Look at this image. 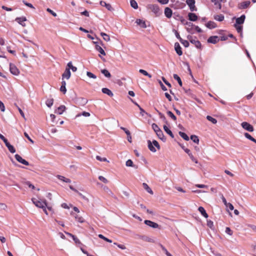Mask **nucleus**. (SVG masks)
<instances>
[{"label":"nucleus","instance_id":"nucleus-1","mask_svg":"<svg viewBox=\"0 0 256 256\" xmlns=\"http://www.w3.org/2000/svg\"><path fill=\"white\" fill-rule=\"evenodd\" d=\"M148 148L149 150L152 152H154L156 151V149L154 146H156L158 150L160 149V146L159 144L158 143V142L156 140H154L152 141V142H151L150 140H148Z\"/></svg>","mask_w":256,"mask_h":256},{"label":"nucleus","instance_id":"nucleus-2","mask_svg":"<svg viewBox=\"0 0 256 256\" xmlns=\"http://www.w3.org/2000/svg\"><path fill=\"white\" fill-rule=\"evenodd\" d=\"M32 200L34 205L40 208H44L45 206H47L46 202L45 200H38L36 198H32Z\"/></svg>","mask_w":256,"mask_h":256},{"label":"nucleus","instance_id":"nucleus-3","mask_svg":"<svg viewBox=\"0 0 256 256\" xmlns=\"http://www.w3.org/2000/svg\"><path fill=\"white\" fill-rule=\"evenodd\" d=\"M148 8L153 12L156 16H159L160 14V10L158 6L156 4H149L147 6Z\"/></svg>","mask_w":256,"mask_h":256},{"label":"nucleus","instance_id":"nucleus-4","mask_svg":"<svg viewBox=\"0 0 256 256\" xmlns=\"http://www.w3.org/2000/svg\"><path fill=\"white\" fill-rule=\"evenodd\" d=\"M188 39L190 42L194 44L197 48H200L201 44L199 40H198L196 38L193 37L192 36H188Z\"/></svg>","mask_w":256,"mask_h":256},{"label":"nucleus","instance_id":"nucleus-5","mask_svg":"<svg viewBox=\"0 0 256 256\" xmlns=\"http://www.w3.org/2000/svg\"><path fill=\"white\" fill-rule=\"evenodd\" d=\"M241 126L244 129L250 132H252L254 130L253 126L247 122H242L241 124Z\"/></svg>","mask_w":256,"mask_h":256},{"label":"nucleus","instance_id":"nucleus-6","mask_svg":"<svg viewBox=\"0 0 256 256\" xmlns=\"http://www.w3.org/2000/svg\"><path fill=\"white\" fill-rule=\"evenodd\" d=\"M10 70L12 74L15 76H18L20 74L19 70L14 64L11 63L10 64Z\"/></svg>","mask_w":256,"mask_h":256},{"label":"nucleus","instance_id":"nucleus-7","mask_svg":"<svg viewBox=\"0 0 256 256\" xmlns=\"http://www.w3.org/2000/svg\"><path fill=\"white\" fill-rule=\"evenodd\" d=\"M144 223L147 226L154 228H160V226L157 223L153 222L150 220H145L144 221Z\"/></svg>","mask_w":256,"mask_h":256},{"label":"nucleus","instance_id":"nucleus-8","mask_svg":"<svg viewBox=\"0 0 256 256\" xmlns=\"http://www.w3.org/2000/svg\"><path fill=\"white\" fill-rule=\"evenodd\" d=\"M186 2L189 6L190 10L192 12L196 10L195 6V0H186Z\"/></svg>","mask_w":256,"mask_h":256},{"label":"nucleus","instance_id":"nucleus-9","mask_svg":"<svg viewBox=\"0 0 256 256\" xmlns=\"http://www.w3.org/2000/svg\"><path fill=\"white\" fill-rule=\"evenodd\" d=\"M14 157L17 161H18L19 162L26 165V166H28L29 163L28 161L26 160L23 159L19 154H16L14 156Z\"/></svg>","mask_w":256,"mask_h":256},{"label":"nucleus","instance_id":"nucleus-10","mask_svg":"<svg viewBox=\"0 0 256 256\" xmlns=\"http://www.w3.org/2000/svg\"><path fill=\"white\" fill-rule=\"evenodd\" d=\"M26 18L24 16L16 18V21L24 27L26 26L24 22L26 21Z\"/></svg>","mask_w":256,"mask_h":256},{"label":"nucleus","instance_id":"nucleus-11","mask_svg":"<svg viewBox=\"0 0 256 256\" xmlns=\"http://www.w3.org/2000/svg\"><path fill=\"white\" fill-rule=\"evenodd\" d=\"M250 4V1H246V2H242L238 4V8L240 9L246 8L249 6Z\"/></svg>","mask_w":256,"mask_h":256},{"label":"nucleus","instance_id":"nucleus-12","mask_svg":"<svg viewBox=\"0 0 256 256\" xmlns=\"http://www.w3.org/2000/svg\"><path fill=\"white\" fill-rule=\"evenodd\" d=\"M71 76L70 70L69 68H66L64 74H62V79L66 78L68 80Z\"/></svg>","mask_w":256,"mask_h":256},{"label":"nucleus","instance_id":"nucleus-13","mask_svg":"<svg viewBox=\"0 0 256 256\" xmlns=\"http://www.w3.org/2000/svg\"><path fill=\"white\" fill-rule=\"evenodd\" d=\"M174 49L178 56H181L182 54V52L181 50V47L178 42H176L174 44Z\"/></svg>","mask_w":256,"mask_h":256},{"label":"nucleus","instance_id":"nucleus-14","mask_svg":"<svg viewBox=\"0 0 256 256\" xmlns=\"http://www.w3.org/2000/svg\"><path fill=\"white\" fill-rule=\"evenodd\" d=\"M66 109V108L64 105H61L55 110V113L62 114L65 111Z\"/></svg>","mask_w":256,"mask_h":256},{"label":"nucleus","instance_id":"nucleus-15","mask_svg":"<svg viewBox=\"0 0 256 256\" xmlns=\"http://www.w3.org/2000/svg\"><path fill=\"white\" fill-rule=\"evenodd\" d=\"M218 40L219 39L218 36H212L208 38V42L215 44L218 41Z\"/></svg>","mask_w":256,"mask_h":256},{"label":"nucleus","instance_id":"nucleus-16","mask_svg":"<svg viewBox=\"0 0 256 256\" xmlns=\"http://www.w3.org/2000/svg\"><path fill=\"white\" fill-rule=\"evenodd\" d=\"M172 10L166 7L164 9V14L168 18H170L172 16Z\"/></svg>","mask_w":256,"mask_h":256},{"label":"nucleus","instance_id":"nucleus-17","mask_svg":"<svg viewBox=\"0 0 256 256\" xmlns=\"http://www.w3.org/2000/svg\"><path fill=\"white\" fill-rule=\"evenodd\" d=\"M100 4L102 6L106 7V8L110 11H112L113 10L112 6L110 4L106 3L104 1H100Z\"/></svg>","mask_w":256,"mask_h":256},{"label":"nucleus","instance_id":"nucleus-18","mask_svg":"<svg viewBox=\"0 0 256 256\" xmlns=\"http://www.w3.org/2000/svg\"><path fill=\"white\" fill-rule=\"evenodd\" d=\"M94 43L96 45V49L97 51H98L100 54H102L104 55V56H105L106 55V52H105L104 51V50L101 48V46H100L98 44V42H94Z\"/></svg>","mask_w":256,"mask_h":256},{"label":"nucleus","instance_id":"nucleus-19","mask_svg":"<svg viewBox=\"0 0 256 256\" xmlns=\"http://www.w3.org/2000/svg\"><path fill=\"white\" fill-rule=\"evenodd\" d=\"M246 16L244 14L242 15L240 18H238L236 19V23L235 24H237L238 25L242 24L245 20Z\"/></svg>","mask_w":256,"mask_h":256},{"label":"nucleus","instance_id":"nucleus-20","mask_svg":"<svg viewBox=\"0 0 256 256\" xmlns=\"http://www.w3.org/2000/svg\"><path fill=\"white\" fill-rule=\"evenodd\" d=\"M206 26L210 29H212L216 28L217 26L214 22L209 21L206 24Z\"/></svg>","mask_w":256,"mask_h":256},{"label":"nucleus","instance_id":"nucleus-21","mask_svg":"<svg viewBox=\"0 0 256 256\" xmlns=\"http://www.w3.org/2000/svg\"><path fill=\"white\" fill-rule=\"evenodd\" d=\"M185 152L188 154V156H190V159L192 160V161H193L196 164L198 163V160L196 158H194V156H193L192 153L190 152V150H185Z\"/></svg>","mask_w":256,"mask_h":256},{"label":"nucleus","instance_id":"nucleus-22","mask_svg":"<svg viewBox=\"0 0 256 256\" xmlns=\"http://www.w3.org/2000/svg\"><path fill=\"white\" fill-rule=\"evenodd\" d=\"M188 17L190 21L195 22L198 20V16L194 13H189Z\"/></svg>","mask_w":256,"mask_h":256},{"label":"nucleus","instance_id":"nucleus-23","mask_svg":"<svg viewBox=\"0 0 256 256\" xmlns=\"http://www.w3.org/2000/svg\"><path fill=\"white\" fill-rule=\"evenodd\" d=\"M140 238L142 240H144L145 242H152V243L155 242L154 240L152 238H150V237L146 236H142Z\"/></svg>","mask_w":256,"mask_h":256},{"label":"nucleus","instance_id":"nucleus-24","mask_svg":"<svg viewBox=\"0 0 256 256\" xmlns=\"http://www.w3.org/2000/svg\"><path fill=\"white\" fill-rule=\"evenodd\" d=\"M102 91L104 94H106L107 95L110 97L114 96V94L108 88H102Z\"/></svg>","mask_w":256,"mask_h":256},{"label":"nucleus","instance_id":"nucleus-25","mask_svg":"<svg viewBox=\"0 0 256 256\" xmlns=\"http://www.w3.org/2000/svg\"><path fill=\"white\" fill-rule=\"evenodd\" d=\"M198 210L202 216H204L206 218H208V216L203 207L200 206L198 208Z\"/></svg>","mask_w":256,"mask_h":256},{"label":"nucleus","instance_id":"nucleus-26","mask_svg":"<svg viewBox=\"0 0 256 256\" xmlns=\"http://www.w3.org/2000/svg\"><path fill=\"white\" fill-rule=\"evenodd\" d=\"M136 23L142 28H146V24L145 22L140 19L136 20Z\"/></svg>","mask_w":256,"mask_h":256},{"label":"nucleus","instance_id":"nucleus-27","mask_svg":"<svg viewBox=\"0 0 256 256\" xmlns=\"http://www.w3.org/2000/svg\"><path fill=\"white\" fill-rule=\"evenodd\" d=\"M156 133L160 139L162 140L163 141L166 140V138L164 137V134L161 130H158V132H156Z\"/></svg>","mask_w":256,"mask_h":256},{"label":"nucleus","instance_id":"nucleus-28","mask_svg":"<svg viewBox=\"0 0 256 256\" xmlns=\"http://www.w3.org/2000/svg\"><path fill=\"white\" fill-rule=\"evenodd\" d=\"M57 178L60 180H62L66 183H70L71 180L70 178H66L64 176L58 175Z\"/></svg>","mask_w":256,"mask_h":256},{"label":"nucleus","instance_id":"nucleus-29","mask_svg":"<svg viewBox=\"0 0 256 256\" xmlns=\"http://www.w3.org/2000/svg\"><path fill=\"white\" fill-rule=\"evenodd\" d=\"M66 81L63 80L62 82V86L60 88V90L64 94H66Z\"/></svg>","mask_w":256,"mask_h":256},{"label":"nucleus","instance_id":"nucleus-30","mask_svg":"<svg viewBox=\"0 0 256 256\" xmlns=\"http://www.w3.org/2000/svg\"><path fill=\"white\" fill-rule=\"evenodd\" d=\"M143 188L146 190L148 192L151 194H153V192L152 190L149 187V186L146 183L142 184Z\"/></svg>","mask_w":256,"mask_h":256},{"label":"nucleus","instance_id":"nucleus-31","mask_svg":"<svg viewBox=\"0 0 256 256\" xmlns=\"http://www.w3.org/2000/svg\"><path fill=\"white\" fill-rule=\"evenodd\" d=\"M164 131L168 134L172 138H174V136L172 134V131L168 128L166 126H164Z\"/></svg>","mask_w":256,"mask_h":256},{"label":"nucleus","instance_id":"nucleus-32","mask_svg":"<svg viewBox=\"0 0 256 256\" xmlns=\"http://www.w3.org/2000/svg\"><path fill=\"white\" fill-rule=\"evenodd\" d=\"M101 36L102 37L103 39L106 41V42H109L110 41V36L107 34H106L102 32L100 33Z\"/></svg>","mask_w":256,"mask_h":256},{"label":"nucleus","instance_id":"nucleus-33","mask_svg":"<svg viewBox=\"0 0 256 256\" xmlns=\"http://www.w3.org/2000/svg\"><path fill=\"white\" fill-rule=\"evenodd\" d=\"M224 16L222 14L216 15L214 16V19L219 22H222L224 20Z\"/></svg>","mask_w":256,"mask_h":256},{"label":"nucleus","instance_id":"nucleus-34","mask_svg":"<svg viewBox=\"0 0 256 256\" xmlns=\"http://www.w3.org/2000/svg\"><path fill=\"white\" fill-rule=\"evenodd\" d=\"M101 72L106 78H110L111 77L110 72L107 70H102Z\"/></svg>","mask_w":256,"mask_h":256},{"label":"nucleus","instance_id":"nucleus-35","mask_svg":"<svg viewBox=\"0 0 256 256\" xmlns=\"http://www.w3.org/2000/svg\"><path fill=\"white\" fill-rule=\"evenodd\" d=\"M130 6L134 9H137L138 8V4L135 0H130Z\"/></svg>","mask_w":256,"mask_h":256},{"label":"nucleus","instance_id":"nucleus-36","mask_svg":"<svg viewBox=\"0 0 256 256\" xmlns=\"http://www.w3.org/2000/svg\"><path fill=\"white\" fill-rule=\"evenodd\" d=\"M53 103H54V99L53 98L48 99L46 102V105L49 108H50L52 106Z\"/></svg>","mask_w":256,"mask_h":256},{"label":"nucleus","instance_id":"nucleus-37","mask_svg":"<svg viewBox=\"0 0 256 256\" xmlns=\"http://www.w3.org/2000/svg\"><path fill=\"white\" fill-rule=\"evenodd\" d=\"M178 134H179L180 136L184 140H189V137L184 132H179Z\"/></svg>","mask_w":256,"mask_h":256},{"label":"nucleus","instance_id":"nucleus-38","mask_svg":"<svg viewBox=\"0 0 256 256\" xmlns=\"http://www.w3.org/2000/svg\"><path fill=\"white\" fill-rule=\"evenodd\" d=\"M173 76H174V79L178 81L180 86H182V82L181 79L180 78V76L176 74H174Z\"/></svg>","mask_w":256,"mask_h":256},{"label":"nucleus","instance_id":"nucleus-39","mask_svg":"<svg viewBox=\"0 0 256 256\" xmlns=\"http://www.w3.org/2000/svg\"><path fill=\"white\" fill-rule=\"evenodd\" d=\"M6 146L8 148V150L11 153L14 154L16 152V149L14 146L11 145L10 144Z\"/></svg>","mask_w":256,"mask_h":256},{"label":"nucleus","instance_id":"nucleus-40","mask_svg":"<svg viewBox=\"0 0 256 256\" xmlns=\"http://www.w3.org/2000/svg\"><path fill=\"white\" fill-rule=\"evenodd\" d=\"M139 72L140 73L142 74H144V75L146 76H148L150 78H152V75L149 74L146 70H144L140 69L139 70Z\"/></svg>","mask_w":256,"mask_h":256},{"label":"nucleus","instance_id":"nucleus-41","mask_svg":"<svg viewBox=\"0 0 256 256\" xmlns=\"http://www.w3.org/2000/svg\"><path fill=\"white\" fill-rule=\"evenodd\" d=\"M214 3V5L217 6L218 8L220 10L222 8V5L220 0H211Z\"/></svg>","mask_w":256,"mask_h":256},{"label":"nucleus","instance_id":"nucleus-42","mask_svg":"<svg viewBox=\"0 0 256 256\" xmlns=\"http://www.w3.org/2000/svg\"><path fill=\"white\" fill-rule=\"evenodd\" d=\"M190 139L195 143L198 144L199 139L198 137L196 135H192L190 136Z\"/></svg>","mask_w":256,"mask_h":256},{"label":"nucleus","instance_id":"nucleus-43","mask_svg":"<svg viewBox=\"0 0 256 256\" xmlns=\"http://www.w3.org/2000/svg\"><path fill=\"white\" fill-rule=\"evenodd\" d=\"M206 119L211 122L212 124H216L217 122V120L216 119V118H213L211 116H206Z\"/></svg>","mask_w":256,"mask_h":256},{"label":"nucleus","instance_id":"nucleus-44","mask_svg":"<svg viewBox=\"0 0 256 256\" xmlns=\"http://www.w3.org/2000/svg\"><path fill=\"white\" fill-rule=\"evenodd\" d=\"M160 246L167 256H172L162 244H160Z\"/></svg>","mask_w":256,"mask_h":256},{"label":"nucleus","instance_id":"nucleus-45","mask_svg":"<svg viewBox=\"0 0 256 256\" xmlns=\"http://www.w3.org/2000/svg\"><path fill=\"white\" fill-rule=\"evenodd\" d=\"M180 42L184 45V46L186 48H187L189 46V42L186 40H184L182 38H180Z\"/></svg>","mask_w":256,"mask_h":256},{"label":"nucleus","instance_id":"nucleus-46","mask_svg":"<svg viewBox=\"0 0 256 256\" xmlns=\"http://www.w3.org/2000/svg\"><path fill=\"white\" fill-rule=\"evenodd\" d=\"M76 220L79 222L82 223L84 222V218L80 216L76 215L74 216Z\"/></svg>","mask_w":256,"mask_h":256},{"label":"nucleus","instance_id":"nucleus-47","mask_svg":"<svg viewBox=\"0 0 256 256\" xmlns=\"http://www.w3.org/2000/svg\"><path fill=\"white\" fill-rule=\"evenodd\" d=\"M168 115L170 117L174 120L176 121V116L174 115V114L170 111L167 112Z\"/></svg>","mask_w":256,"mask_h":256},{"label":"nucleus","instance_id":"nucleus-48","mask_svg":"<svg viewBox=\"0 0 256 256\" xmlns=\"http://www.w3.org/2000/svg\"><path fill=\"white\" fill-rule=\"evenodd\" d=\"M98 236L100 238H102V240H104L105 241H106V242H110V243L112 242V240H110V239H108V238H106V237H105L104 236H103L102 234H99L98 235Z\"/></svg>","mask_w":256,"mask_h":256},{"label":"nucleus","instance_id":"nucleus-49","mask_svg":"<svg viewBox=\"0 0 256 256\" xmlns=\"http://www.w3.org/2000/svg\"><path fill=\"white\" fill-rule=\"evenodd\" d=\"M81 116H86V117H88V116H90V114L88 112H83L82 114H78L76 116V118H78V117H79Z\"/></svg>","mask_w":256,"mask_h":256},{"label":"nucleus","instance_id":"nucleus-50","mask_svg":"<svg viewBox=\"0 0 256 256\" xmlns=\"http://www.w3.org/2000/svg\"><path fill=\"white\" fill-rule=\"evenodd\" d=\"M86 75L90 78H93V79H96V76L95 74H92V72H86Z\"/></svg>","mask_w":256,"mask_h":256},{"label":"nucleus","instance_id":"nucleus-51","mask_svg":"<svg viewBox=\"0 0 256 256\" xmlns=\"http://www.w3.org/2000/svg\"><path fill=\"white\" fill-rule=\"evenodd\" d=\"M133 102L134 104H136L138 108V109H140V114L142 116H144V114L145 113V111L144 110V109H142L139 105L138 103H136V102Z\"/></svg>","mask_w":256,"mask_h":256},{"label":"nucleus","instance_id":"nucleus-52","mask_svg":"<svg viewBox=\"0 0 256 256\" xmlns=\"http://www.w3.org/2000/svg\"><path fill=\"white\" fill-rule=\"evenodd\" d=\"M96 159L100 162H109V161L106 158H101L99 156H96Z\"/></svg>","mask_w":256,"mask_h":256},{"label":"nucleus","instance_id":"nucleus-53","mask_svg":"<svg viewBox=\"0 0 256 256\" xmlns=\"http://www.w3.org/2000/svg\"><path fill=\"white\" fill-rule=\"evenodd\" d=\"M234 27L236 28L237 32L238 33H242V26L238 25L237 24H234Z\"/></svg>","mask_w":256,"mask_h":256},{"label":"nucleus","instance_id":"nucleus-54","mask_svg":"<svg viewBox=\"0 0 256 256\" xmlns=\"http://www.w3.org/2000/svg\"><path fill=\"white\" fill-rule=\"evenodd\" d=\"M126 166H128V167H130V166H131V167L134 166L133 164V162H132V161L131 160H128L126 162Z\"/></svg>","mask_w":256,"mask_h":256},{"label":"nucleus","instance_id":"nucleus-55","mask_svg":"<svg viewBox=\"0 0 256 256\" xmlns=\"http://www.w3.org/2000/svg\"><path fill=\"white\" fill-rule=\"evenodd\" d=\"M152 128L156 132H158V130H160V129L159 128L158 126L156 124H152Z\"/></svg>","mask_w":256,"mask_h":256},{"label":"nucleus","instance_id":"nucleus-56","mask_svg":"<svg viewBox=\"0 0 256 256\" xmlns=\"http://www.w3.org/2000/svg\"><path fill=\"white\" fill-rule=\"evenodd\" d=\"M98 179L100 180L104 184H107L108 182V180L103 176H99Z\"/></svg>","mask_w":256,"mask_h":256},{"label":"nucleus","instance_id":"nucleus-57","mask_svg":"<svg viewBox=\"0 0 256 256\" xmlns=\"http://www.w3.org/2000/svg\"><path fill=\"white\" fill-rule=\"evenodd\" d=\"M46 11L48 12L49 13H50L51 14H52L54 17H56L57 16V14L55 12H54L53 10H52L51 9H50V8H48L46 9Z\"/></svg>","mask_w":256,"mask_h":256},{"label":"nucleus","instance_id":"nucleus-58","mask_svg":"<svg viewBox=\"0 0 256 256\" xmlns=\"http://www.w3.org/2000/svg\"><path fill=\"white\" fill-rule=\"evenodd\" d=\"M226 232L229 234L230 236H232V232L230 230V228L228 227H226Z\"/></svg>","mask_w":256,"mask_h":256},{"label":"nucleus","instance_id":"nucleus-59","mask_svg":"<svg viewBox=\"0 0 256 256\" xmlns=\"http://www.w3.org/2000/svg\"><path fill=\"white\" fill-rule=\"evenodd\" d=\"M0 109L2 112H4L5 111V106L4 103L0 100Z\"/></svg>","mask_w":256,"mask_h":256},{"label":"nucleus","instance_id":"nucleus-60","mask_svg":"<svg viewBox=\"0 0 256 256\" xmlns=\"http://www.w3.org/2000/svg\"><path fill=\"white\" fill-rule=\"evenodd\" d=\"M207 226L210 228H212L214 226L213 222L210 220H208L207 221Z\"/></svg>","mask_w":256,"mask_h":256},{"label":"nucleus","instance_id":"nucleus-61","mask_svg":"<svg viewBox=\"0 0 256 256\" xmlns=\"http://www.w3.org/2000/svg\"><path fill=\"white\" fill-rule=\"evenodd\" d=\"M23 3L26 6H28V7L30 8H34V6H32V4H30V3H28L27 2H26V1L24 0H23L22 1Z\"/></svg>","mask_w":256,"mask_h":256},{"label":"nucleus","instance_id":"nucleus-62","mask_svg":"<svg viewBox=\"0 0 256 256\" xmlns=\"http://www.w3.org/2000/svg\"><path fill=\"white\" fill-rule=\"evenodd\" d=\"M24 135L32 144L34 143V142L31 139V138L29 136L28 134L26 132H24Z\"/></svg>","mask_w":256,"mask_h":256},{"label":"nucleus","instance_id":"nucleus-63","mask_svg":"<svg viewBox=\"0 0 256 256\" xmlns=\"http://www.w3.org/2000/svg\"><path fill=\"white\" fill-rule=\"evenodd\" d=\"M162 80L163 82L165 83V84H166V85H167L169 88H171V87H172V85H171V84H170V82H168L166 80V78H164L162 77Z\"/></svg>","mask_w":256,"mask_h":256},{"label":"nucleus","instance_id":"nucleus-64","mask_svg":"<svg viewBox=\"0 0 256 256\" xmlns=\"http://www.w3.org/2000/svg\"><path fill=\"white\" fill-rule=\"evenodd\" d=\"M244 136H245V137L246 138L252 140V137L249 134H248L247 132H245L244 134Z\"/></svg>","mask_w":256,"mask_h":256}]
</instances>
